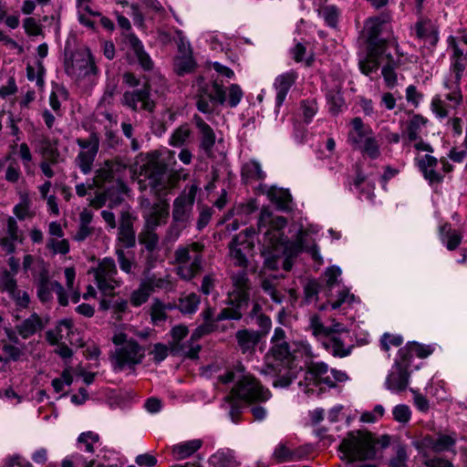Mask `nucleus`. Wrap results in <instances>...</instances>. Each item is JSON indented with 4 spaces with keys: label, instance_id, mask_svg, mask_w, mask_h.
Segmentation results:
<instances>
[{
    "label": "nucleus",
    "instance_id": "obj_9",
    "mask_svg": "<svg viewBox=\"0 0 467 467\" xmlns=\"http://www.w3.org/2000/svg\"><path fill=\"white\" fill-rule=\"evenodd\" d=\"M198 187L192 184L188 192H182L173 201L172 220L187 226L191 219Z\"/></svg>",
    "mask_w": 467,
    "mask_h": 467
},
{
    "label": "nucleus",
    "instance_id": "obj_6",
    "mask_svg": "<svg viewBox=\"0 0 467 467\" xmlns=\"http://www.w3.org/2000/svg\"><path fill=\"white\" fill-rule=\"evenodd\" d=\"M99 135L91 131L88 139L78 138L76 143L82 149L76 157V165L83 174L91 172L93 163L99 150Z\"/></svg>",
    "mask_w": 467,
    "mask_h": 467
},
{
    "label": "nucleus",
    "instance_id": "obj_34",
    "mask_svg": "<svg viewBox=\"0 0 467 467\" xmlns=\"http://www.w3.org/2000/svg\"><path fill=\"white\" fill-rule=\"evenodd\" d=\"M307 235L308 234L306 230L300 229L296 234L295 240L287 242L285 250L290 255H297L306 251V248L309 247V245L306 244V237Z\"/></svg>",
    "mask_w": 467,
    "mask_h": 467
},
{
    "label": "nucleus",
    "instance_id": "obj_40",
    "mask_svg": "<svg viewBox=\"0 0 467 467\" xmlns=\"http://www.w3.org/2000/svg\"><path fill=\"white\" fill-rule=\"evenodd\" d=\"M444 86L450 91L446 95V99L453 102L455 106H459L462 102L461 81L448 79L445 81Z\"/></svg>",
    "mask_w": 467,
    "mask_h": 467
},
{
    "label": "nucleus",
    "instance_id": "obj_54",
    "mask_svg": "<svg viewBox=\"0 0 467 467\" xmlns=\"http://www.w3.org/2000/svg\"><path fill=\"white\" fill-rule=\"evenodd\" d=\"M408 454L406 446L399 444L396 447V455L390 458L389 465L390 467H408Z\"/></svg>",
    "mask_w": 467,
    "mask_h": 467
},
{
    "label": "nucleus",
    "instance_id": "obj_47",
    "mask_svg": "<svg viewBox=\"0 0 467 467\" xmlns=\"http://www.w3.org/2000/svg\"><path fill=\"white\" fill-rule=\"evenodd\" d=\"M175 67L177 75L184 76L195 69L196 62L191 55L183 56L177 60Z\"/></svg>",
    "mask_w": 467,
    "mask_h": 467
},
{
    "label": "nucleus",
    "instance_id": "obj_2",
    "mask_svg": "<svg viewBox=\"0 0 467 467\" xmlns=\"http://www.w3.org/2000/svg\"><path fill=\"white\" fill-rule=\"evenodd\" d=\"M271 397L269 389H265L261 383L252 376H243L231 389L224 400H243L246 403L265 402Z\"/></svg>",
    "mask_w": 467,
    "mask_h": 467
},
{
    "label": "nucleus",
    "instance_id": "obj_35",
    "mask_svg": "<svg viewBox=\"0 0 467 467\" xmlns=\"http://www.w3.org/2000/svg\"><path fill=\"white\" fill-rule=\"evenodd\" d=\"M200 301L199 296L195 293H191L187 296L179 299L178 309L184 315L193 314L197 311Z\"/></svg>",
    "mask_w": 467,
    "mask_h": 467
},
{
    "label": "nucleus",
    "instance_id": "obj_7",
    "mask_svg": "<svg viewBox=\"0 0 467 467\" xmlns=\"http://www.w3.org/2000/svg\"><path fill=\"white\" fill-rule=\"evenodd\" d=\"M148 157V161L141 167V173L149 180L151 190L159 192L164 187L168 165L159 159L157 152H150Z\"/></svg>",
    "mask_w": 467,
    "mask_h": 467
},
{
    "label": "nucleus",
    "instance_id": "obj_43",
    "mask_svg": "<svg viewBox=\"0 0 467 467\" xmlns=\"http://www.w3.org/2000/svg\"><path fill=\"white\" fill-rule=\"evenodd\" d=\"M192 131L188 127V124H183L178 127L171 134L170 138V145L173 147H181L190 137Z\"/></svg>",
    "mask_w": 467,
    "mask_h": 467
},
{
    "label": "nucleus",
    "instance_id": "obj_42",
    "mask_svg": "<svg viewBox=\"0 0 467 467\" xmlns=\"http://www.w3.org/2000/svg\"><path fill=\"white\" fill-rule=\"evenodd\" d=\"M117 267L113 258L105 257L99 264L98 268L95 270V275H101L103 277L111 278L117 275Z\"/></svg>",
    "mask_w": 467,
    "mask_h": 467
},
{
    "label": "nucleus",
    "instance_id": "obj_48",
    "mask_svg": "<svg viewBox=\"0 0 467 467\" xmlns=\"http://www.w3.org/2000/svg\"><path fill=\"white\" fill-rule=\"evenodd\" d=\"M327 103L329 104V110L333 114H337L341 108L344 106L345 101L339 91L328 90L326 95Z\"/></svg>",
    "mask_w": 467,
    "mask_h": 467
},
{
    "label": "nucleus",
    "instance_id": "obj_16",
    "mask_svg": "<svg viewBox=\"0 0 467 467\" xmlns=\"http://www.w3.org/2000/svg\"><path fill=\"white\" fill-rule=\"evenodd\" d=\"M410 378V370L393 365L391 371L387 376L385 387L391 391H405L408 388Z\"/></svg>",
    "mask_w": 467,
    "mask_h": 467
},
{
    "label": "nucleus",
    "instance_id": "obj_4",
    "mask_svg": "<svg viewBox=\"0 0 467 467\" xmlns=\"http://www.w3.org/2000/svg\"><path fill=\"white\" fill-rule=\"evenodd\" d=\"M144 357V348L138 341L130 338L127 345L116 348L111 356V362L114 370H123L126 368L134 370L136 365L140 364Z\"/></svg>",
    "mask_w": 467,
    "mask_h": 467
},
{
    "label": "nucleus",
    "instance_id": "obj_13",
    "mask_svg": "<svg viewBox=\"0 0 467 467\" xmlns=\"http://www.w3.org/2000/svg\"><path fill=\"white\" fill-rule=\"evenodd\" d=\"M122 36L124 37V41L132 49L140 66L143 68V70H151L153 68V61L151 60L149 54L144 50V47L139 37L131 32L122 33Z\"/></svg>",
    "mask_w": 467,
    "mask_h": 467
},
{
    "label": "nucleus",
    "instance_id": "obj_21",
    "mask_svg": "<svg viewBox=\"0 0 467 467\" xmlns=\"http://www.w3.org/2000/svg\"><path fill=\"white\" fill-rule=\"evenodd\" d=\"M323 345L334 357L338 358L348 357L354 348L353 344L346 346L345 339L341 336L337 335L327 337V338L323 342Z\"/></svg>",
    "mask_w": 467,
    "mask_h": 467
},
{
    "label": "nucleus",
    "instance_id": "obj_52",
    "mask_svg": "<svg viewBox=\"0 0 467 467\" xmlns=\"http://www.w3.org/2000/svg\"><path fill=\"white\" fill-rule=\"evenodd\" d=\"M145 279L142 280L141 284L150 293L154 292L155 289H163L169 284V282L161 277H157L155 275H144Z\"/></svg>",
    "mask_w": 467,
    "mask_h": 467
},
{
    "label": "nucleus",
    "instance_id": "obj_24",
    "mask_svg": "<svg viewBox=\"0 0 467 467\" xmlns=\"http://www.w3.org/2000/svg\"><path fill=\"white\" fill-rule=\"evenodd\" d=\"M265 177L262 171L260 163L256 161H250L244 163L241 168V180L245 185L254 182L262 181Z\"/></svg>",
    "mask_w": 467,
    "mask_h": 467
},
{
    "label": "nucleus",
    "instance_id": "obj_30",
    "mask_svg": "<svg viewBox=\"0 0 467 467\" xmlns=\"http://www.w3.org/2000/svg\"><path fill=\"white\" fill-rule=\"evenodd\" d=\"M169 208V203L166 202H163L162 203H154L152 211L146 219V225L155 229L161 223V222L165 223L170 214Z\"/></svg>",
    "mask_w": 467,
    "mask_h": 467
},
{
    "label": "nucleus",
    "instance_id": "obj_1",
    "mask_svg": "<svg viewBox=\"0 0 467 467\" xmlns=\"http://www.w3.org/2000/svg\"><path fill=\"white\" fill-rule=\"evenodd\" d=\"M391 437L384 434L379 438L367 430L350 431L341 441L338 451L348 462L372 461L378 451L388 448Z\"/></svg>",
    "mask_w": 467,
    "mask_h": 467
},
{
    "label": "nucleus",
    "instance_id": "obj_17",
    "mask_svg": "<svg viewBox=\"0 0 467 467\" xmlns=\"http://www.w3.org/2000/svg\"><path fill=\"white\" fill-rule=\"evenodd\" d=\"M192 120L199 130L200 134V148L209 154L212 152L213 148L215 144V133L212 127L204 121V119L195 114Z\"/></svg>",
    "mask_w": 467,
    "mask_h": 467
},
{
    "label": "nucleus",
    "instance_id": "obj_15",
    "mask_svg": "<svg viewBox=\"0 0 467 467\" xmlns=\"http://www.w3.org/2000/svg\"><path fill=\"white\" fill-rule=\"evenodd\" d=\"M118 240L125 248H132L136 244V233L133 228V218L129 212L121 213Z\"/></svg>",
    "mask_w": 467,
    "mask_h": 467
},
{
    "label": "nucleus",
    "instance_id": "obj_22",
    "mask_svg": "<svg viewBox=\"0 0 467 467\" xmlns=\"http://www.w3.org/2000/svg\"><path fill=\"white\" fill-rule=\"evenodd\" d=\"M351 124L354 130L349 132L348 140L355 149H358L362 145L367 137L373 134V131L371 128H366L364 126V123L359 117L354 118L351 120Z\"/></svg>",
    "mask_w": 467,
    "mask_h": 467
},
{
    "label": "nucleus",
    "instance_id": "obj_3",
    "mask_svg": "<svg viewBox=\"0 0 467 467\" xmlns=\"http://www.w3.org/2000/svg\"><path fill=\"white\" fill-rule=\"evenodd\" d=\"M296 352L291 350L289 343L272 344L265 356V372L279 374L283 368H296Z\"/></svg>",
    "mask_w": 467,
    "mask_h": 467
},
{
    "label": "nucleus",
    "instance_id": "obj_27",
    "mask_svg": "<svg viewBox=\"0 0 467 467\" xmlns=\"http://www.w3.org/2000/svg\"><path fill=\"white\" fill-rule=\"evenodd\" d=\"M55 291L53 281L49 280L48 272L42 270L36 282V294L40 302L47 303L52 299V291Z\"/></svg>",
    "mask_w": 467,
    "mask_h": 467
},
{
    "label": "nucleus",
    "instance_id": "obj_55",
    "mask_svg": "<svg viewBox=\"0 0 467 467\" xmlns=\"http://www.w3.org/2000/svg\"><path fill=\"white\" fill-rule=\"evenodd\" d=\"M467 66V57L460 58H451L450 70L452 74L451 79L461 81L463 72Z\"/></svg>",
    "mask_w": 467,
    "mask_h": 467
},
{
    "label": "nucleus",
    "instance_id": "obj_62",
    "mask_svg": "<svg viewBox=\"0 0 467 467\" xmlns=\"http://www.w3.org/2000/svg\"><path fill=\"white\" fill-rule=\"evenodd\" d=\"M403 342V338L399 335H391L385 333L380 339V347L384 351H389L390 346L400 347Z\"/></svg>",
    "mask_w": 467,
    "mask_h": 467
},
{
    "label": "nucleus",
    "instance_id": "obj_8",
    "mask_svg": "<svg viewBox=\"0 0 467 467\" xmlns=\"http://www.w3.org/2000/svg\"><path fill=\"white\" fill-rule=\"evenodd\" d=\"M228 249L234 266L247 269L248 257L254 254V241H247L244 234H235L228 244Z\"/></svg>",
    "mask_w": 467,
    "mask_h": 467
},
{
    "label": "nucleus",
    "instance_id": "obj_23",
    "mask_svg": "<svg viewBox=\"0 0 467 467\" xmlns=\"http://www.w3.org/2000/svg\"><path fill=\"white\" fill-rule=\"evenodd\" d=\"M202 440L194 439L180 442L172 446L171 452L177 461L186 459L194 454L202 446Z\"/></svg>",
    "mask_w": 467,
    "mask_h": 467
},
{
    "label": "nucleus",
    "instance_id": "obj_20",
    "mask_svg": "<svg viewBox=\"0 0 467 467\" xmlns=\"http://www.w3.org/2000/svg\"><path fill=\"white\" fill-rule=\"evenodd\" d=\"M266 194L270 202L275 203L278 210L285 213L292 211V195L287 189L271 186Z\"/></svg>",
    "mask_w": 467,
    "mask_h": 467
},
{
    "label": "nucleus",
    "instance_id": "obj_63",
    "mask_svg": "<svg viewBox=\"0 0 467 467\" xmlns=\"http://www.w3.org/2000/svg\"><path fill=\"white\" fill-rule=\"evenodd\" d=\"M243 317V314L237 311L234 307H224L220 313L216 316L215 321H223V320H241Z\"/></svg>",
    "mask_w": 467,
    "mask_h": 467
},
{
    "label": "nucleus",
    "instance_id": "obj_41",
    "mask_svg": "<svg viewBox=\"0 0 467 467\" xmlns=\"http://www.w3.org/2000/svg\"><path fill=\"white\" fill-rule=\"evenodd\" d=\"M150 315L153 325L158 326L161 322H164L168 317L164 309V303L161 302L159 298H154L150 306Z\"/></svg>",
    "mask_w": 467,
    "mask_h": 467
},
{
    "label": "nucleus",
    "instance_id": "obj_58",
    "mask_svg": "<svg viewBox=\"0 0 467 467\" xmlns=\"http://www.w3.org/2000/svg\"><path fill=\"white\" fill-rule=\"evenodd\" d=\"M301 109L304 120L309 123L317 111V103L316 99H304L301 101Z\"/></svg>",
    "mask_w": 467,
    "mask_h": 467
},
{
    "label": "nucleus",
    "instance_id": "obj_50",
    "mask_svg": "<svg viewBox=\"0 0 467 467\" xmlns=\"http://www.w3.org/2000/svg\"><path fill=\"white\" fill-rule=\"evenodd\" d=\"M99 441V435L93 431L82 432L78 438V443L85 446L87 452H94L93 445Z\"/></svg>",
    "mask_w": 467,
    "mask_h": 467
},
{
    "label": "nucleus",
    "instance_id": "obj_14",
    "mask_svg": "<svg viewBox=\"0 0 467 467\" xmlns=\"http://www.w3.org/2000/svg\"><path fill=\"white\" fill-rule=\"evenodd\" d=\"M235 339L243 354L254 355L262 337L259 331L244 328L235 333Z\"/></svg>",
    "mask_w": 467,
    "mask_h": 467
},
{
    "label": "nucleus",
    "instance_id": "obj_61",
    "mask_svg": "<svg viewBox=\"0 0 467 467\" xmlns=\"http://www.w3.org/2000/svg\"><path fill=\"white\" fill-rule=\"evenodd\" d=\"M455 444V440L449 435H441L431 442L434 451H442Z\"/></svg>",
    "mask_w": 467,
    "mask_h": 467
},
{
    "label": "nucleus",
    "instance_id": "obj_53",
    "mask_svg": "<svg viewBox=\"0 0 467 467\" xmlns=\"http://www.w3.org/2000/svg\"><path fill=\"white\" fill-rule=\"evenodd\" d=\"M17 290V283L16 280L11 276L9 271L5 270L0 278V291L8 292L10 296L16 293Z\"/></svg>",
    "mask_w": 467,
    "mask_h": 467
},
{
    "label": "nucleus",
    "instance_id": "obj_12",
    "mask_svg": "<svg viewBox=\"0 0 467 467\" xmlns=\"http://www.w3.org/2000/svg\"><path fill=\"white\" fill-rule=\"evenodd\" d=\"M438 162L439 161L437 158L429 154H426L421 159L417 160V167L430 185L440 184L443 182L444 176L435 171Z\"/></svg>",
    "mask_w": 467,
    "mask_h": 467
},
{
    "label": "nucleus",
    "instance_id": "obj_31",
    "mask_svg": "<svg viewBox=\"0 0 467 467\" xmlns=\"http://www.w3.org/2000/svg\"><path fill=\"white\" fill-rule=\"evenodd\" d=\"M138 241L144 245L147 252H154L158 248L160 238L153 227L145 225L138 235Z\"/></svg>",
    "mask_w": 467,
    "mask_h": 467
},
{
    "label": "nucleus",
    "instance_id": "obj_44",
    "mask_svg": "<svg viewBox=\"0 0 467 467\" xmlns=\"http://www.w3.org/2000/svg\"><path fill=\"white\" fill-rule=\"evenodd\" d=\"M209 462L213 467H233L234 456L229 451H218L210 457Z\"/></svg>",
    "mask_w": 467,
    "mask_h": 467
},
{
    "label": "nucleus",
    "instance_id": "obj_45",
    "mask_svg": "<svg viewBox=\"0 0 467 467\" xmlns=\"http://www.w3.org/2000/svg\"><path fill=\"white\" fill-rule=\"evenodd\" d=\"M226 102V91L223 86L217 82V80L212 83V91L209 95V104L224 105Z\"/></svg>",
    "mask_w": 467,
    "mask_h": 467
},
{
    "label": "nucleus",
    "instance_id": "obj_18",
    "mask_svg": "<svg viewBox=\"0 0 467 467\" xmlns=\"http://www.w3.org/2000/svg\"><path fill=\"white\" fill-rule=\"evenodd\" d=\"M327 371L328 366L325 362H311L307 366L306 379L314 380L316 386L324 384L330 389H334L337 387V383H335L330 377H325Z\"/></svg>",
    "mask_w": 467,
    "mask_h": 467
},
{
    "label": "nucleus",
    "instance_id": "obj_19",
    "mask_svg": "<svg viewBox=\"0 0 467 467\" xmlns=\"http://www.w3.org/2000/svg\"><path fill=\"white\" fill-rule=\"evenodd\" d=\"M439 234L441 243L449 251L456 250L463 239L462 233L459 230L452 229L450 223H445L439 227Z\"/></svg>",
    "mask_w": 467,
    "mask_h": 467
},
{
    "label": "nucleus",
    "instance_id": "obj_59",
    "mask_svg": "<svg viewBox=\"0 0 467 467\" xmlns=\"http://www.w3.org/2000/svg\"><path fill=\"white\" fill-rule=\"evenodd\" d=\"M393 418L400 423H408L411 417V411L408 405L400 404L394 407L392 410Z\"/></svg>",
    "mask_w": 467,
    "mask_h": 467
},
{
    "label": "nucleus",
    "instance_id": "obj_33",
    "mask_svg": "<svg viewBox=\"0 0 467 467\" xmlns=\"http://www.w3.org/2000/svg\"><path fill=\"white\" fill-rule=\"evenodd\" d=\"M250 302V292L235 291L229 293V298L225 304L237 309L240 313L246 310Z\"/></svg>",
    "mask_w": 467,
    "mask_h": 467
},
{
    "label": "nucleus",
    "instance_id": "obj_51",
    "mask_svg": "<svg viewBox=\"0 0 467 467\" xmlns=\"http://www.w3.org/2000/svg\"><path fill=\"white\" fill-rule=\"evenodd\" d=\"M228 97L225 104L230 108H235L244 97V92L238 84H231L228 87Z\"/></svg>",
    "mask_w": 467,
    "mask_h": 467
},
{
    "label": "nucleus",
    "instance_id": "obj_39",
    "mask_svg": "<svg viewBox=\"0 0 467 467\" xmlns=\"http://www.w3.org/2000/svg\"><path fill=\"white\" fill-rule=\"evenodd\" d=\"M413 354L410 343L408 342L404 347L399 349L397 358L393 365L409 370L411 365Z\"/></svg>",
    "mask_w": 467,
    "mask_h": 467
},
{
    "label": "nucleus",
    "instance_id": "obj_64",
    "mask_svg": "<svg viewBox=\"0 0 467 467\" xmlns=\"http://www.w3.org/2000/svg\"><path fill=\"white\" fill-rule=\"evenodd\" d=\"M47 248L51 249L54 254H67L69 252V242L67 239L57 241L50 239L47 244Z\"/></svg>",
    "mask_w": 467,
    "mask_h": 467
},
{
    "label": "nucleus",
    "instance_id": "obj_60",
    "mask_svg": "<svg viewBox=\"0 0 467 467\" xmlns=\"http://www.w3.org/2000/svg\"><path fill=\"white\" fill-rule=\"evenodd\" d=\"M358 66L360 71L364 75L369 76L371 73L376 72L379 68L380 61L374 60L368 57V55H366V57L364 59L359 60Z\"/></svg>",
    "mask_w": 467,
    "mask_h": 467
},
{
    "label": "nucleus",
    "instance_id": "obj_56",
    "mask_svg": "<svg viewBox=\"0 0 467 467\" xmlns=\"http://www.w3.org/2000/svg\"><path fill=\"white\" fill-rule=\"evenodd\" d=\"M23 27L28 36H43L42 26L34 17L25 18Z\"/></svg>",
    "mask_w": 467,
    "mask_h": 467
},
{
    "label": "nucleus",
    "instance_id": "obj_5",
    "mask_svg": "<svg viewBox=\"0 0 467 467\" xmlns=\"http://www.w3.org/2000/svg\"><path fill=\"white\" fill-rule=\"evenodd\" d=\"M144 79L145 81L140 88L124 92L121 103L133 111L143 110L153 113L156 109V102L151 99V85L149 78L144 77Z\"/></svg>",
    "mask_w": 467,
    "mask_h": 467
},
{
    "label": "nucleus",
    "instance_id": "obj_49",
    "mask_svg": "<svg viewBox=\"0 0 467 467\" xmlns=\"http://www.w3.org/2000/svg\"><path fill=\"white\" fill-rule=\"evenodd\" d=\"M216 324L213 322L202 323L198 326L192 333L188 343H194L200 340L203 336L213 333L216 329Z\"/></svg>",
    "mask_w": 467,
    "mask_h": 467
},
{
    "label": "nucleus",
    "instance_id": "obj_36",
    "mask_svg": "<svg viewBox=\"0 0 467 467\" xmlns=\"http://www.w3.org/2000/svg\"><path fill=\"white\" fill-rule=\"evenodd\" d=\"M318 15L324 19L327 26L336 28L338 23L339 10L336 5H323L318 10Z\"/></svg>",
    "mask_w": 467,
    "mask_h": 467
},
{
    "label": "nucleus",
    "instance_id": "obj_26",
    "mask_svg": "<svg viewBox=\"0 0 467 467\" xmlns=\"http://www.w3.org/2000/svg\"><path fill=\"white\" fill-rule=\"evenodd\" d=\"M189 329L185 325H177L171 329L172 340L170 342V351L173 356H180L185 348V344L182 340L187 337Z\"/></svg>",
    "mask_w": 467,
    "mask_h": 467
},
{
    "label": "nucleus",
    "instance_id": "obj_57",
    "mask_svg": "<svg viewBox=\"0 0 467 467\" xmlns=\"http://www.w3.org/2000/svg\"><path fill=\"white\" fill-rule=\"evenodd\" d=\"M150 295V292L140 283V287L131 293L130 303L133 306H140L148 301Z\"/></svg>",
    "mask_w": 467,
    "mask_h": 467
},
{
    "label": "nucleus",
    "instance_id": "obj_38",
    "mask_svg": "<svg viewBox=\"0 0 467 467\" xmlns=\"http://www.w3.org/2000/svg\"><path fill=\"white\" fill-rule=\"evenodd\" d=\"M364 155L371 160H376L380 156L379 141L372 135L367 137L360 147L358 148Z\"/></svg>",
    "mask_w": 467,
    "mask_h": 467
},
{
    "label": "nucleus",
    "instance_id": "obj_25",
    "mask_svg": "<svg viewBox=\"0 0 467 467\" xmlns=\"http://www.w3.org/2000/svg\"><path fill=\"white\" fill-rule=\"evenodd\" d=\"M43 327L42 319L36 313H33L28 318L16 327L18 334L24 339L35 335L38 330L43 329Z\"/></svg>",
    "mask_w": 467,
    "mask_h": 467
},
{
    "label": "nucleus",
    "instance_id": "obj_11",
    "mask_svg": "<svg viewBox=\"0 0 467 467\" xmlns=\"http://www.w3.org/2000/svg\"><path fill=\"white\" fill-rule=\"evenodd\" d=\"M298 78V74L295 70L287 71L284 74L277 76L274 82V88L276 91L275 96V109L278 110L280 107L283 105L287 93L290 88L295 85L296 79Z\"/></svg>",
    "mask_w": 467,
    "mask_h": 467
},
{
    "label": "nucleus",
    "instance_id": "obj_29",
    "mask_svg": "<svg viewBox=\"0 0 467 467\" xmlns=\"http://www.w3.org/2000/svg\"><path fill=\"white\" fill-rule=\"evenodd\" d=\"M202 255L196 254L190 265H179L177 275L183 280L190 281L202 271Z\"/></svg>",
    "mask_w": 467,
    "mask_h": 467
},
{
    "label": "nucleus",
    "instance_id": "obj_32",
    "mask_svg": "<svg viewBox=\"0 0 467 467\" xmlns=\"http://www.w3.org/2000/svg\"><path fill=\"white\" fill-rule=\"evenodd\" d=\"M210 94L211 91L209 89V85L207 83L199 86L197 93L195 95V106L197 109L203 114H212L214 111L213 107L209 104Z\"/></svg>",
    "mask_w": 467,
    "mask_h": 467
},
{
    "label": "nucleus",
    "instance_id": "obj_46",
    "mask_svg": "<svg viewBox=\"0 0 467 467\" xmlns=\"http://www.w3.org/2000/svg\"><path fill=\"white\" fill-rule=\"evenodd\" d=\"M233 285L235 291H245L250 292L251 285L248 278L246 269L242 268L241 271L237 272L232 276Z\"/></svg>",
    "mask_w": 467,
    "mask_h": 467
},
{
    "label": "nucleus",
    "instance_id": "obj_10",
    "mask_svg": "<svg viewBox=\"0 0 467 467\" xmlns=\"http://www.w3.org/2000/svg\"><path fill=\"white\" fill-rule=\"evenodd\" d=\"M312 451L313 447L310 444H305L295 449H290L285 443H279L275 447L272 454V458L277 463L298 462L307 459Z\"/></svg>",
    "mask_w": 467,
    "mask_h": 467
},
{
    "label": "nucleus",
    "instance_id": "obj_28",
    "mask_svg": "<svg viewBox=\"0 0 467 467\" xmlns=\"http://www.w3.org/2000/svg\"><path fill=\"white\" fill-rule=\"evenodd\" d=\"M429 120L420 114H412L407 121L406 136L409 142L417 141L420 139V132L422 127H426Z\"/></svg>",
    "mask_w": 467,
    "mask_h": 467
},
{
    "label": "nucleus",
    "instance_id": "obj_37",
    "mask_svg": "<svg viewBox=\"0 0 467 467\" xmlns=\"http://www.w3.org/2000/svg\"><path fill=\"white\" fill-rule=\"evenodd\" d=\"M387 48V40L369 42L367 43V55L368 57L381 62V59L386 57V54H388Z\"/></svg>",
    "mask_w": 467,
    "mask_h": 467
}]
</instances>
